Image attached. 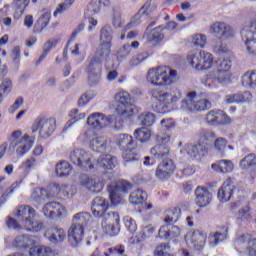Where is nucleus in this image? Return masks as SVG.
<instances>
[{
	"mask_svg": "<svg viewBox=\"0 0 256 256\" xmlns=\"http://www.w3.org/2000/svg\"><path fill=\"white\" fill-rule=\"evenodd\" d=\"M111 41H113V28L109 25H105L100 30V44L86 68L88 80L91 85H97L99 79H101L103 63H105L109 59V55H111Z\"/></svg>",
	"mask_w": 256,
	"mask_h": 256,
	"instance_id": "f257e3e1",
	"label": "nucleus"
},
{
	"mask_svg": "<svg viewBox=\"0 0 256 256\" xmlns=\"http://www.w3.org/2000/svg\"><path fill=\"white\" fill-rule=\"evenodd\" d=\"M21 130H15L11 134L10 143L4 142L0 145V160L5 157V153H7L8 147V154L13 155V153H17L20 157H24L31 151L35 143V137L30 136L29 134H24Z\"/></svg>",
	"mask_w": 256,
	"mask_h": 256,
	"instance_id": "f03ea898",
	"label": "nucleus"
},
{
	"mask_svg": "<svg viewBox=\"0 0 256 256\" xmlns=\"http://www.w3.org/2000/svg\"><path fill=\"white\" fill-rule=\"evenodd\" d=\"M152 101V109L156 113H167V109L181 101V90L172 88L168 92H162L159 88L149 91Z\"/></svg>",
	"mask_w": 256,
	"mask_h": 256,
	"instance_id": "7ed1b4c3",
	"label": "nucleus"
},
{
	"mask_svg": "<svg viewBox=\"0 0 256 256\" xmlns=\"http://www.w3.org/2000/svg\"><path fill=\"white\" fill-rule=\"evenodd\" d=\"M147 81L154 87H167L177 81V70L167 67H156L147 72Z\"/></svg>",
	"mask_w": 256,
	"mask_h": 256,
	"instance_id": "20e7f679",
	"label": "nucleus"
},
{
	"mask_svg": "<svg viewBox=\"0 0 256 256\" xmlns=\"http://www.w3.org/2000/svg\"><path fill=\"white\" fill-rule=\"evenodd\" d=\"M14 217H17L28 233H39L43 229V223L35 220V208L29 205L16 208Z\"/></svg>",
	"mask_w": 256,
	"mask_h": 256,
	"instance_id": "39448f33",
	"label": "nucleus"
},
{
	"mask_svg": "<svg viewBox=\"0 0 256 256\" xmlns=\"http://www.w3.org/2000/svg\"><path fill=\"white\" fill-rule=\"evenodd\" d=\"M213 54L205 51H192L187 55V64L196 71H209L213 67Z\"/></svg>",
	"mask_w": 256,
	"mask_h": 256,
	"instance_id": "423d86ee",
	"label": "nucleus"
},
{
	"mask_svg": "<svg viewBox=\"0 0 256 256\" xmlns=\"http://www.w3.org/2000/svg\"><path fill=\"white\" fill-rule=\"evenodd\" d=\"M32 133H39L40 137L47 139L55 133L57 129V121L55 118H46L45 116L37 117L32 124Z\"/></svg>",
	"mask_w": 256,
	"mask_h": 256,
	"instance_id": "0eeeda50",
	"label": "nucleus"
},
{
	"mask_svg": "<svg viewBox=\"0 0 256 256\" xmlns=\"http://www.w3.org/2000/svg\"><path fill=\"white\" fill-rule=\"evenodd\" d=\"M116 113L121 117H132L135 111V105L131 102V94L125 90H121L115 94Z\"/></svg>",
	"mask_w": 256,
	"mask_h": 256,
	"instance_id": "6e6552de",
	"label": "nucleus"
},
{
	"mask_svg": "<svg viewBox=\"0 0 256 256\" xmlns=\"http://www.w3.org/2000/svg\"><path fill=\"white\" fill-rule=\"evenodd\" d=\"M109 202L104 197L97 196L94 198L91 206V211L97 219H116L119 221V214L109 210Z\"/></svg>",
	"mask_w": 256,
	"mask_h": 256,
	"instance_id": "1a4fd4ad",
	"label": "nucleus"
},
{
	"mask_svg": "<svg viewBox=\"0 0 256 256\" xmlns=\"http://www.w3.org/2000/svg\"><path fill=\"white\" fill-rule=\"evenodd\" d=\"M181 108L186 111H206V109H211V102L207 99H201L197 92H190L182 100Z\"/></svg>",
	"mask_w": 256,
	"mask_h": 256,
	"instance_id": "9d476101",
	"label": "nucleus"
},
{
	"mask_svg": "<svg viewBox=\"0 0 256 256\" xmlns=\"http://www.w3.org/2000/svg\"><path fill=\"white\" fill-rule=\"evenodd\" d=\"M69 158L74 165L82 167V169H85L86 171L95 169V165L93 164V154L84 149L75 148L70 152Z\"/></svg>",
	"mask_w": 256,
	"mask_h": 256,
	"instance_id": "9b49d317",
	"label": "nucleus"
},
{
	"mask_svg": "<svg viewBox=\"0 0 256 256\" xmlns=\"http://www.w3.org/2000/svg\"><path fill=\"white\" fill-rule=\"evenodd\" d=\"M241 39L246 45L248 55L256 56V24L245 25L241 32Z\"/></svg>",
	"mask_w": 256,
	"mask_h": 256,
	"instance_id": "f8f14e48",
	"label": "nucleus"
},
{
	"mask_svg": "<svg viewBox=\"0 0 256 256\" xmlns=\"http://www.w3.org/2000/svg\"><path fill=\"white\" fill-rule=\"evenodd\" d=\"M210 35L217 37V39H233L237 31L235 28L223 21H216L209 27Z\"/></svg>",
	"mask_w": 256,
	"mask_h": 256,
	"instance_id": "ddd939ff",
	"label": "nucleus"
},
{
	"mask_svg": "<svg viewBox=\"0 0 256 256\" xmlns=\"http://www.w3.org/2000/svg\"><path fill=\"white\" fill-rule=\"evenodd\" d=\"M132 185L131 183L122 180L114 185L108 186L109 198L113 205H119L123 201V194L130 191Z\"/></svg>",
	"mask_w": 256,
	"mask_h": 256,
	"instance_id": "4468645a",
	"label": "nucleus"
},
{
	"mask_svg": "<svg viewBox=\"0 0 256 256\" xmlns=\"http://www.w3.org/2000/svg\"><path fill=\"white\" fill-rule=\"evenodd\" d=\"M169 141H171V136H169V134L159 133L157 135L158 144L151 148V154L154 155L156 159H163V157H167L171 151Z\"/></svg>",
	"mask_w": 256,
	"mask_h": 256,
	"instance_id": "2eb2a0df",
	"label": "nucleus"
},
{
	"mask_svg": "<svg viewBox=\"0 0 256 256\" xmlns=\"http://www.w3.org/2000/svg\"><path fill=\"white\" fill-rule=\"evenodd\" d=\"M234 246L237 251L246 249L249 256H256V238H253L251 234L246 233L238 236L234 241Z\"/></svg>",
	"mask_w": 256,
	"mask_h": 256,
	"instance_id": "dca6fc26",
	"label": "nucleus"
},
{
	"mask_svg": "<svg viewBox=\"0 0 256 256\" xmlns=\"http://www.w3.org/2000/svg\"><path fill=\"white\" fill-rule=\"evenodd\" d=\"M175 162L171 159H166L160 162L155 171V177L158 181H168L173 177V173H175Z\"/></svg>",
	"mask_w": 256,
	"mask_h": 256,
	"instance_id": "f3484780",
	"label": "nucleus"
},
{
	"mask_svg": "<svg viewBox=\"0 0 256 256\" xmlns=\"http://www.w3.org/2000/svg\"><path fill=\"white\" fill-rule=\"evenodd\" d=\"M80 187L87 189L90 193H101L105 184L101 181L98 176H87L83 175L80 177Z\"/></svg>",
	"mask_w": 256,
	"mask_h": 256,
	"instance_id": "a211bd4d",
	"label": "nucleus"
},
{
	"mask_svg": "<svg viewBox=\"0 0 256 256\" xmlns=\"http://www.w3.org/2000/svg\"><path fill=\"white\" fill-rule=\"evenodd\" d=\"M205 123L210 127H217V125H229L231 119L222 110H211L205 116Z\"/></svg>",
	"mask_w": 256,
	"mask_h": 256,
	"instance_id": "6ab92c4d",
	"label": "nucleus"
},
{
	"mask_svg": "<svg viewBox=\"0 0 256 256\" xmlns=\"http://www.w3.org/2000/svg\"><path fill=\"white\" fill-rule=\"evenodd\" d=\"M112 119L113 117L111 116H106L101 112H95L87 118V125L91 129H105V127L111 125Z\"/></svg>",
	"mask_w": 256,
	"mask_h": 256,
	"instance_id": "aec40b11",
	"label": "nucleus"
},
{
	"mask_svg": "<svg viewBox=\"0 0 256 256\" xmlns=\"http://www.w3.org/2000/svg\"><path fill=\"white\" fill-rule=\"evenodd\" d=\"M43 215L49 219H55L56 217H63L67 215V209L59 202H48L42 209Z\"/></svg>",
	"mask_w": 256,
	"mask_h": 256,
	"instance_id": "412c9836",
	"label": "nucleus"
},
{
	"mask_svg": "<svg viewBox=\"0 0 256 256\" xmlns=\"http://www.w3.org/2000/svg\"><path fill=\"white\" fill-rule=\"evenodd\" d=\"M44 237L52 245H59V243H63V241L67 239V234L63 228L59 226H51L46 229Z\"/></svg>",
	"mask_w": 256,
	"mask_h": 256,
	"instance_id": "4be33fe9",
	"label": "nucleus"
},
{
	"mask_svg": "<svg viewBox=\"0 0 256 256\" xmlns=\"http://www.w3.org/2000/svg\"><path fill=\"white\" fill-rule=\"evenodd\" d=\"M101 223V229L103 233L109 235L110 237H115V235H119V231H121V224H119V215L118 221L117 219H105L99 218Z\"/></svg>",
	"mask_w": 256,
	"mask_h": 256,
	"instance_id": "5701e85b",
	"label": "nucleus"
},
{
	"mask_svg": "<svg viewBox=\"0 0 256 256\" xmlns=\"http://www.w3.org/2000/svg\"><path fill=\"white\" fill-rule=\"evenodd\" d=\"M94 169H115L117 167V158L111 154L101 155L97 160L92 158Z\"/></svg>",
	"mask_w": 256,
	"mask_h": 256,
	"instance_id": "b1692460",
	"label": "nucleus"
},
{
	"mask_svg": "<svg viewBox=\"0 0 256 256\" xmlns=\"http://www.w3.org/2000/svg\"><path fill=\"white\" fill-rule=\"evenodd\" d=\"M207 241V234L199 231H194L191 236H186V242L190 247L196 249V251H201L205 247Z\"/></svg>",
	"mask_w": 256,
	"mask_h": 256,
	"instance_id": "393cba45",
	"label": "nucleus"
},
{
	"mask_svg": "<svg viewBox=\"0 0 256 256\" xmlns=\"http://www.w3.org/2000/svg\"><path fill=\"white\" fill-rule=\"evenodd\" d=\"M85 235V228L79 224H73L68 229V239L72 247H77L81 241H83V236Z\"/></svg>",
	"mask_w": 256,
	"mask_h": 256,
	"instance_id": "a878e982",
	"label": "nucleus"
},
{
	"mask_svg": "<svg viewBox=\"0 0 256 256\" xmlns=\"http://www.w3.org/2000/svg\"><path fill=\"white\" fill-rule=\"evenodd\" d=\"M195 203L200 207V209H203L205 207H208V205L211 203V200L213 199V195L207 188L203 187H197L195 190Z\"/></svg>",
	"mask_w": 256,
	"mask_h": 256,
	"instance_id": "bb28decb",
	"label": "nucleus"
},
{
	"mask_svg": "<svg viewBox=\"0 0 256 256\" xmlns=\"http://www.w3.org/2000/svg\"><path fill=\"white\" fill-rule=\"evenodd\" d=\"M235 189V184L231 179H227L218 190V199L222 203H227L231 200L233 196V190Z\"/></svg>",
	"mask_w": 256,
	"mask_h": 256,
	"instance_id": "cd10ccee",
	"label": "nucleus"
},
{
	"mask_svg": "<svg viewBox=\"0 0 256 256\" xmlns=\"http://www.w3.org/2000/svg\"><path fill=\"white\" fill-rule=\"evenodd\" d=\"M53 197H57V193H53L51 188L49 192L44 188H36L32 191L31 199L37 203L38 205L43 203L46 199H53Z\"/></svg>",
	"mask_w": 256,
	"mask_h": 256,
	"instance_id": "c85d7f7f",
	"label": "nucleus"
},
{
	"mask_svg": "<svg viewBox=\"0 0 256 256\" xmlns=\"http://www.w3.org/2000/svg\"><path fill=\"white\" fill-rule=\"evenodd\" d=\"M158 235L161 239H175L181 235V228L167 224V226H162L159 229Z\"/></svg>",
	"mask_w": 256,
	"mask_h": 256,
	"instance_id": "c756f323",
	"label": "nucleus"
},
{
	"mask_svg": "<svg viewBox=\"0 0 256 256\" xmlns=\"http://www.w3.org/2000/svg\"><path fill=\"white\" fill-rule=\"evenodd\" d=\"M209 79L212 81H216V83H220L223 85L224 83H231L233 79V73L221 70H214L208 74Z\"/></svg>",
	"mask_w": 256,
	"mask_h": 256,
	"instance_id": "7c9ffc66",
	"label": "nucleus"
},
{
	"mask_svg": "<svg viewBox=\"0 0 256 256\" xmlns=\"http://www.w3.org/2000/svg\"><path fill=\"white\" fill-rule=\"evenodd\" d=\"M229 233V228L227 226H222L218 231L209 235V244L210 245H219V243H223L227 239V235Z\"/></svg>",
	"mask_w": 256,
	"mask_h": 256,
	"instance_id": "2f4dec72",
	"label": "nucleus"
},
{
	"mask_svg": "<svg viewBox=\"0 0 256 256\" xmlns=\"http://www.w3.org/2000/svg\"><path fill=\"white\" fill-rule=\"evenodd\" d=\"M116 144L122 149H137V142L129 134H120L116 137Z\"/></svg>",
	"mask_w": 256,
	"mask_h": 256,
	"instance_id": "473e14b6",
	"label": "nucleus"
},
{
	"mask_svg": "<svg viewBox=\"0 0 256 256\" xmlns=\"http://www.w3.org/2000/svg\"><path fill=\"white\" fill-rule=\"evenodd\" d=\"M35 236L20 235L14 240V246L18 249H29V247H35Z\"/></svg>",
	"mask_w": 256,
	"mask_h": 256,
	"instance_id": "72a5a7b5",
	"label": "nucleus"
},
{
	"mask_svg": "<svg viewBox=\"0 0 256 256\" xmlns=\"http://www.w3.org/2000/svg\"><path fill=\"white\" fill-rule=\"evenodd\" d=\"M212 169L217 173H233L235 165L231 160H220L218 163L212 164Z\"/></svg>",
	"mask_w": 256,
	"mask_h": 256,
	"instance_id": "f704fd0d",
	"label": "nucleus"
},
{
	"mask_svg": "<svg viewBox=\"0 0 256 256\" xmlns=\"http://www.w3.org/2000/svg\"><path fill=\"white\" fill-rule=\"evenodd\" d=\"M90 147L96 153H104L107 148V140L103 136L94 135L90 142Z\"/></svg>",
	"mask_w": 256,
	"mask_h": 256,
	"instance_id": "c9c22d12",
	"label": "nucleus"
},
{
	"mask_svg": "<svg viewBox=\"0 0 256 256\" xmlns=\"http://www.w3.org/2000/svg\"><path fill=\"white\" fill-rule=\"evenodd\" d=\"M57 45H59V39H50L46 41L43 46L42 54L38 58L36 65L43 63V61H45V59L47 58V55L51 53V49H55Z\"/></svg>",
	"mask_w": 256,
	"mask_h": 256,
	"instance_id": "e433bc0d",
	"label": "nucleus"
},
{
	"mask_svg": "<svg viewBox=\"0 0 256 256\" xmlns=\"http://www.w3.org/2000/svg\"><path fill=\"white\" fill-rule=\"evenodd\" d=\"M51 191L53 193H62L66 199H73L75 197V194L77 193V189L75 186H69V185H61V186H53L51 187Z\"/></svg>",
	"mask_w": 256,
	"mask_h": 256,
	"instance_id": "4c0bfd02",
	"label": "nucleus"
},
{
	"mask_svg": "<svg viewBox=\"0 0 256 256\" xmlns=\"http://www.w3.org/2000/svg\"><path fill=\"white\" fill-rule=\"evenodd\" d=\"M147 37L149 43L152 45H157L165 39V34H163V28L161 26L154 28L151 32H147Z\"/></svg>",
	"mask_w": 256,
	"mask_h": 256,
	"instance_id": "58836bf2",
	"label": "nucleus"
},
{
	"mask_svg": "<svg viewBox=\"0 0 256 256\" xmlns=\"http://www.w3.org/2000/svg\"><path fill=\"white\" fill-rule=\"evenodd\" d=\"M72 171L73 168L69 162L61 161L56 164L55 174L57 177H69Z\"/></svg>",
	"mask_w": 256,
	"mask_h": 256,
	"instance_id": "ea45409f",
	"label": "nucleus"
},
{
	"mask_svg": "<svg viewBox=\"0 0 256 256\" xmlns=\"http://www.w3.org/2000/svg\"><path fill=\"white\" fill-rule=\"evenodd\" d=\"M214 149L219 155L225 157V151H227V149H229V151H234L235 148L231 145L227 146V139L220 137L214 141Z\"/></svg>",
	"mask_w": 256,
	"mask_h": 256,
	"instance_id": "a19ab883",
	"label": "nucleus"
},
{
	"mask_svg": "<svg viewBox=\"0 0 256 256\" xmlns=\"http://www.w3.org/2000/svg\"><path fill=\"white\" fill-rule=\"evenodd\" d=\"M30 256H55V252L49 246L31 247Z\"/></svg>",
	"mask_w": 256,
	"mask_h": 256,
	"instance_id": "79ce46f5",
	"label": "nucleus"
},
{
	"mask_svg": "<svg viewBox=\"0 0 256 256\" xmlns=\"http://www.w3.org/2000/svg\"><path fill=\"white\" fill-rule=\"evenodd\" d=\"M138 121L142 125V128L153 127L155 123V114L151 112H143L138 116Z\"/></svg>",
	"mask_w": 256,
	"mask_h": 256,
	"instance_id": "37998d69",
	"label": "nucleus"
},
{
	"mask_svg": "<svg viewBox=\"0 0 256 256\" xmlns=\"http://www.w3.org/2000/svg\"><path fill=\"white\" fill-rule=\"evenodd\" d=\"M147 200V192H143L141 189H137L130 194L129 201L132 205H140Z\"/></svg>",
	"mask_w": 256,
	"mask_h": 256,
	"instance_id": "c03bdc74",
	"label": "nucleus"
},
{
	"mask_svg": "<svg viewBox=\"0 0 256 256\" xmlns=\"http://www.w3.org/2000/svg\"><path fill=\"white\" fill-rule=\"evenodd\" d=\"M203 151H205V147L201 144H187L184 150H182L183 153H186L190 157H197Z\"/></svg>",
	"mask_w": 256,
	"mask_h": 256,
	"instance_id": "a18cd8bd",
	"label": "nucleus"
},
{
	"mask_svg": "<svg viewBox=\"0 0 256 256\" xmlns=\"http://www.w3.org/2000/svg\"><path fill=\"white\" fill-rule=\"evenodd\" d=\"M181 217V208H174L167 211L164 222L166 225L177 223Z\"/></svg>",
	"mask_w": 256,
	"mask_h": 256,
	"instance_id": "49530a36",
	"label": "nucleus"
},
{
	"mask_svg": "<svg viewBox=\"0 0 256 256\" xmlns=\"http://www.w3.org/2000/svg\"><path fill=\"white\" fill-rule=\"evenodd\" d=\"M134 136L140 143H147L151 139V130L147 128H138L134 131Z\"/></svg>",
	"mask_w": 256,
	"mask_h": 256,
	"instance_id": "de8ad7c7",
	"label": "nucleus"
},
{
	"mask_svg": "<svg viewBox=\"0 0 256 256\" xmlns=\"http://www.w3.org/2000/svg\"><path fill=\"white\" fill-rule=\"evenodd\" d=\"M31 0H14L15 13L14 16L19 19L23 13H25V9L29 6V2Z\"/></svg>",
	"mask_w": 256,
	"mask_h": 256,
	"instance_id": "09e8293b",
	"label": "nucleus"
},
{
	"mask_svg": "<svg viewBox=\"0 0 256 256\" xmlns=\"http://www.w3.org/2000/svg\"><path fill=\"white\" fill-rule=\"evenodd\" d=\"M240 167L245 171H247V169H251L252 167H256V155L254 153L246 155L240 161Z\"/></svg>",
	"mask_w": 256,
	"mask_h": 256,
	"instance_id": "8fccbe9b",
	"label": "nucleus"
},
{
	"mask_svg": "<svg viewBox=\"0 0 256 256\" xmlns=\"http://www.w3.org/2000/svg\"><path fill=\"white\" fill-rule=\"evenodd\" d=\"M70 117L74 120L73 122H68L65 127L64 131H68V129H71L73 125L77 123V121H82V119H85L86 115L83 112H79V110L74 109L70 112Z\"/></svg>",
	"mask_w": 256,
	"mask_h": 256,
	"instance_id": "3c124183",
	"label": "nucleus"
},
{
	"mask_svg": "<svg viewBox=\"0 0 256 256\" xmlns=\"http://www.w3.org/2000/svg\"><path fill=\"white\" fill-rule=\"evenodd\" d=\"M89 219H91V215H89V213L80 212L73 216V224L81 225V227H83V229H85V225H87V223H89Z\"/></svg>",
	"mask_w": 256,
	"mask_h": 256,
	"instance_id": "603ef678",
	"label": "nucleus"
},
{
	"mask_svg": "<svg viewBox=\"0 0 256 256\" xmlns=\"http://www.w3.org/2000/svg\"><path fill=\"white\" fill-rule=\"evenodd\" d=\"M225 40L226 39L218 38L217 40H214L212 42V49L214 53H218V55H223V53H227L228 51L227 44L223 42Z\"/></svg>",
	"mask_w": 256,
	"mask_h": 256,
	"instance_id": "864d4df0",
	"label": "nucleus"
},
{
	"mask_svg": "<svg viewBox=\"0 0 256 256\" xmlns=\"http://www.w3.org/2000/svg\"><path fill=\"white\" fill-rule=\"evenodd\" d=\"M242 84L245 87H256V70L246 72L242 77Z\"/></svg>",
	"mask_w": 256,
	"mask_h": 256,
	"instance_id": "5fc2aeb1",
	"label": "nucleus"
},
{
	"mask_svg": "<svg viewBox=\"0 0 256 256\" xmlns=\"http://www.w3.org/2000/svg\"><path fill=\"white\" fill-rule=\"evenodd\" d=\"M21 183H23V179L17 180L15 183L11 184V186L5 189L0 198L1 205L7 201L9 195H11V193H13V191H15L19 185H21Z\"/></svg>",
	"mask_w": 256,
	"mask_h": 256,
	"instance_id": "6e6d98bb",
	"label": "nucleus"
},
{
	"mask_svg": "<svg viewBox=\"0 0 256 256\" xmlns=\"http://www.w3.org/2000/svg\"><path fill=\"white\" fill-rule=\"evenodd\" d=\"M154 256H173L171 245L168 243L159 244L154 250Z\"/></svg>",
	"mask_w": 256,
	"mask_h": 256,
	"instance_id": "4d7b16f0",
	"label": "nucleus"
},
{
	"mask_svg": "<svg viewBox=\"0 0 256 256\" xmlns=\"http://www.w3.org/2000/svg\"><path fill=\"white\" fill-rule=\"evenodd\" d=\"M11 91H13V81H11L9 78H4L0 84L1 95L7 97Z\"/></svg>",
	"mask_w": 256,
	"mask_h": 256,
	"instance_id": "13d9d810",
	"label": "nucleus"
},
{
	"mask_svg": "<svg viewBox=\"0 0 256 256\" xmlns=\"http://www.w3.org/2000/svg\"><path fill=\"white\" fill-rule=\"evenodd\" d=\"M10 56L12 59V65H14L15 69H19V65L21 63V47L15 46L11 50Z\"/></svg>",
	"mask_w": 256,
	"mask_h": 256,
	"instance_id": "bf43d9fd",
	"label": "nucleus"
},
{
	"mask_svg": "<svg viewBox=\"0 0 256 256\" xmlns=\"http://www.w3.org/2000/svg\"><path fill=\"white\" fill-rule=\"evenodd\" d=\"M133 151H135V149H125V151L123 152L122 157L126 163H133L141 159V157Z\"/></svg>",
	"mask_w": 256,
	"mask_h": 256,
	"instance_id": "052dcab7",
	"label": "nucleus"
},
{
	"mask_svg": "<svg viewBox=\"0 0 256 256\" xmlns=\"http://www.w3.org/2000/svg\"><path fill=\"white\" fill-rule=\"evenodd\" d=\"M192 45L203 49L207 45V36L204 34H195L192 36Z\"/></svg>",
	"mask_w": 256,
	"mask_h": 256,
	"instance_id": "680f3d73",
	"label": "nucleus"
},
{
	"mask_svg": "<svg viewBox=\"0 0 256 256\" xmlns=\"http://www.w3.org/2000/svg\"><path fill=\"white\" fill-rule=\"evenodd\" d=\"M200 139L202 143L209 145L215 140V132L211 130H202L200 133Z\"/></svg>",
	"mask_w": 256,
	"mask_h": 256,
	"instance_id": "e2e57ef3",
	"label": "nucleus"
},
{
	"mask_svg": "<svg viewBox=\"0 0 256 256\" xmlns=\"http://www.w3.org/2000/svg\"><path fill=\"white\" fill-rule=\"evenodd\" d=\"M6 225H7L8 229H11L12 231H21V230L25 229V227L19 220L17 221L11 217L7 218Z\"/></svg>",
	"mask_w": 256,
	"mask_h": 256,
	"instance_id": "0e129e2a",
	"label": "nucleus"
},
{
	"mask_svg": "<svg viewBox=\"0 0 256 256\" xmlns=\"http://www.w3.org/2000/svg\"><path fill=\"white\" fill-rule=\"evenodd\" d=\"M129 55H131V44H124L118 51L117 59L118 61H125Z\"/></svg>",
	"mask_w": 256,
	"mask_h": 256,
	"instance_id": "69168bd1",
	"label": "nucleus"
},
{
	"mask_svg": "<svg viewBox=\"0 0 256 256\" xmlns=\"http://www.w3.org/2000/svg\"><path fill=\"white\" fill-rule=\"evenodd\" d=\"M51 19V12L44 11L41 17L38 19V25H40V31H43L45 27L49 25V21Z\"/></svg>",
	"mask_w": 256,
	"mask_h": 256,
	"instance_id": "338daca9",
	"label": "nucleus"
},
{
	"mask_svg": "<svg viewBox=\"0 0 256 256\" xmlns=\"http://www.w3.org/2000/svg\"><path fill=\"white\" fill-rule=\"evenodd\" d=\"M216 70L231 72V60L229 59L218 60L216 65Z\"/></svg>",
	"mask_w": 256,
	"mask_h": 256,
	"instance_id": "774afa93",
	"label": "nucleus"
}]
</instances>
